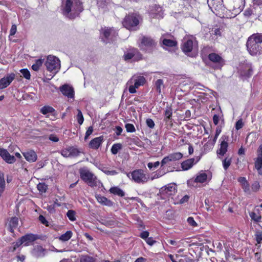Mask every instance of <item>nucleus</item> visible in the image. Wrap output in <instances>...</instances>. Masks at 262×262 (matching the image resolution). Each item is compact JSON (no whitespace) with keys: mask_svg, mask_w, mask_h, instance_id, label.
Segmentation results:
<instances>
[{"mask_svg":"<svg viewBox=\"0 0 262 262\" xmlns=\"http://www.w3.org/2000/svg\"><path fill=\"white\" fill-rule=\"evenodd\" d=\"M141 20V16L137 13L126 15L122 21L123 27L129 30H136Z\"/></svg>","mask_w":262,"mask_h":262,"instance_id":"nucleus-4","label":"nucleus"},{"mask_svg":"<svg viewBox=\"0 0 262 262\" xmlns=\"http://www.w3.org/2000/svg\"><path fill=\"white\" fill-rule=\"evenodd\" d=\"M255 167L257 170H260L262 167V144L259 145L257 150V157L255 161Z\"/></svg>","mask_w":262,"mask_h":262,"instance_id":"nucleus-23","label":"nucleus"},{"mask_svg":"<svg viewBox=\"0 0 262 262\" xmlns=\"http://www.w3.org/2000/svg\"><path fill=\"white\" fill-rule=\"evenodd\" d=\"M189 196L188 195H185L180 200V203L183 204L184 203L187 202L189 200Z\"/></svg>","mask_w":262,"mask_h":262,"instance_id":"nucleus-64","label":"nucleus"},{"mask_svg":"<svg viewBox=\"0 0 262 262\" xmlns=\"http://www.w3.org/2000/svg\"><path fill=\"white\" fill-rule=\"evenodd\" d=\"M49 139L54 142H57L59 141L58 137L54 134L50 135L49 137Z\"/></svg>","mask_w":262,"mask_h":262,"instance_id":"nucleus-59","label":"nucleus"},{"mask_svg":"<svg viewBox=\"0 0 262 262\" xmlns=\"http://www.w3.org/2000/svg\"><path fill=\"white\" fill-rule=\"evenodd\" d=\"M211 32V34L214 35L216 37V38H217L218 37L221 36V29L219 28L212 30Z\"/></svg>","mask_w":262,"mask_h":262,"instance_id":"nucleus-55","label":"nucleus"},{"mask_svg":"<svg viewBox=\"0 0 262 262\" xmlns=\"http://www.w3.org/2000/svg\"><path fill=\"white\" fill-rule=\"evenodd\" d=\"M260 188V185L258 182L255 181L252 183L251 187V191L252 192H257Z\"/></svg>","mask_w":262,"mask_h":262,"instance_id":"nucleus-49","label":"nucleus"},{"mask_svg":"<svg viewBox=\"0 0 262 262\" xmlns=\"http://www.w3.org/2000/svg\"><path fill=\"white\" fill-rule=\"evenodd\" d=\"M20 72L22 74V76L26 79L29 80L30 79V73L27 69H21L20 70Z\"/></svg>","mask_w":262,"mask_h":262,"instance_id":"nucleus-48","label":"nucleus"},{"mask_svg":"<svg viewBox=\"0 0 262 262\" xmlns=\"http://www.w3.org/2000/svg\"><path fill=\"white\" fill-rule=\"evenodd\" d=\"M61 93L69 98H73L74 96V91L72 87L68 84H64L59 88Z\"/></svg>","mask_w":262,"mask_h":262,"instance_id":"nucleus-18","label":"nucleus"},{"mask_svg":"<svg viewBox=\"0 0 262 262\" xmlns=\"http://www.w3.org/2000/svg\"><path fill=\"white\" fill-rule=\"evenodd\" d=\"M16 30H17L16 26L15 25H13L11 26V28L10 31V35H12V36L14 35L16 33Z\"/></svg>","mask_w":262,"mask_h":262,"instance_id":"nucleus-62","label":"nucleus"},{"mask_svg":"<svg viewBox=\"0 0 262 262\" xmlns=\"http://www.w3.org/2000/svg\"><path fill=\"white\" fill-rule=\"evenodd\" d=\"M145 78L143 76L134 75L126 83V85L129 86V92L131 94L136 93V89L143 85L145 83Z\"/></svg>","mask_w":262,"mask_h":262,"instance_id":"nucleus-6","label":"nucleus"},{"mask_svg":"<svg viewBox=\"0 0 262 262\" xmlns=\"http://www.w3.org/2000/svg\"><path fill=\"white\" fill-rule=\"evenodd\" d=\"M122 147L121 144L120 143L114 144L111 148V152L113 154L116 155Z\"/></svg>","mask_w":262,"mask_h":262,"instance_id":"nucleus-43","label":"nucleus"},{"mask_svg":"<svg viewBox=\"0 0 262 262\" xmlns=\"http://www.w3.org/2000/svg\"><path fill=\"white\" fill-rule=\"evenodd\" d=\"M160 164V162L159 161H157L154 163L149 162L147 164V167L149 169H152L153 167L157 168Z\"/></svg>","mask_w":262,"mask_h":262,"instance_id":"nucleus-57","label":"nucleus"},{"mask_svg":"<svg viewBox=\"0 0 262 262\" xmlns=\"http://www.w3.org/2000/svg\"><path fill=\"white\" fill-rule=\"evenodd\" d=\"M208 58L210 61L215 63H218L222 65L225 64L224 59L217 54L214 53L209 54Z\"/></svg>","mask_w":262,"mask_h":262,"instance_id":"nucleus-25","label":"nucleus"},{"mask_svg":"<svg viewBox=\"0 0 262 262\" xmlns=\"http://www.w3.org/2000/svg\"><path fill=\"white\" fill-rule=\"evenodd\" d=\"M55 111V109L50 106H44L40 109V112L43 114L46 115L48 113H52Z\"/></svg>","mask_w":262,"mask_h":262,"instance_id":"nucleus-39","label":"nucleus"},{"mask_svg":"<svg viewBox=\"0 0 262 262\" xmlns=\"http://www.w3.org/2000/svg\"><path fill=\"white\" fill-rule=\"evenodd\" d=\"M207 178V175L205 172H202L198 174L196 177L194 181L196 183H204L205 182Z\"/></svg>","mask_w":262,"mask_h":262,"instance_id":"nucleus-35","label":"nucleus"},{"mask_svg":"<svg viewBox=\"0 0 262 262\" xmlns=\"http://www.w3.org/2000/svg\"><path fill=\"white\" fill-rule=\"evenodd\" d=\"M127 176L132 181L138 184H144L149 180V176L142 169H136L127 173Z\"/></svg>","mask_w":262,"mask_h":262,"instance_id":"nucleus-5","label":"nucleus"},{"mask_svg":"<svg viewBox=\"0 0 262 262\" xmlns=\"http://www.w3.org/2000/svg\"><path fill=\"white\" fill-rule=\"evenodd\" d=\"M231 163V158L227 157L222 160V164L224 169L226 170Z\"/></svg>","mask_w":262,"mask_h":262,"instance_id":"nucleus-42","label":"nucleus"},{"mask_svg":"<svg viewBox=\"0 0 262 262\" xmlns=\"http://www.w3.org/2000/svg\"><path fill=\"white\" fill-rule=\"evenodd\" d=\"M45 60V58H40L36 60V62L35 64H33L32 66H42V64L44 63Z\"/></svg>","mask_w":262,"mask_h":262,"instance_id":"nucleus-60","label":"nucleus"},{"mask_svg":"<svg viewBox=\"0 0 262 262\" xmlns=\"http://www.w3.org/2000/svg\"><path fill=\"white\" fill-rule=\"evenodd\" d=\"M93 132V127L90 126L85 133L84 139L86 140L89 138V137L92 134Z\"/></svg>","mask_w":262,"mask_h":262,"instance_id":"nucleus-58","label":"nucleus"},{"mask_svg":"<svg viewBox=\"0 0 262 262\" xmlns=\"http://www.w3.org/2000/svg\"><path fill=\"white\" fill-rule=\"evenodd\" d=\"M15 78V74L13 73L7 75L0 79V90L9 86Z\"/></svg>","mask_w":262,"mask_h":262,"instance_id":"nucleus-15","label":"nucleus"},{"mask_svg":"<svg viewBox=\"0 0 262 262\" xmlns=\"http://www.w3.org/2000/svg\"><path fill=\"white\" fill-rule=\"evenodd\" d=\"M0 156L2 159L7 163L12 164L15 162V158L11 155L9 152L5 149H0Z\"/></svg>","mask_w":262,"mask_h":262,"instance_id":"nucleus-16","label":"nucleus"},{"mask_svg":"<svg viewBox=\"0 0 262 262\" xmlns=\"http://www.w3.org/2000/svg\"><path fill=\"white\" fill-rule=\"evenodd\" d=\"M79 173L80 178L89 186L96 187L100 183L97 177L86 167L80 168Z\"/></svg>","mask_w":262,"mask_h":262,"instance_id":"nucleus-3","label":"nucleus"},{"mask_svg":"<svg viewBox=\"0 0 262 262\" xmlns=\"http://www.w3.org/2000/svg\"><path fill=\"white\" fill-rule=\"evenodd\" d=\"M60 68V67H46V71H45V73L47 76L49 75L51 77L49 79H51L55 75Z\"/></svg>","mask_w":262,"mask_h":262,"instance_id":"nucleus-30","label":"nucleus"},{"mask_svg":"<svg viewBox=\"0 0 262 262\" xmlns=\"http://www.w3.org/2000/svg\"><path fill=\"white\" fill-rule=\"evenodd\" d=\"M45 66H60V60L57 57L49 55L47 57Z\"/></svg>","mask_w":262,"mask_h":262,"instance_id":"nucleus-22","label":"nucleus"},{"mask_svg":"<svg viewBox=\"0 0 262 262\" xmlns=\"http://www.w3.org/2000/svg\"><path fill=\"white\" fill-rule=\"evenodd\" d=\"M80 262H96V259L89 255H81L79 258Z\"/></svg>","mask_w":262,"mask_h":262,"instance_id":"nucleus-36","label":"nucleus"},{"mask_svg":"<svg viewBox=\"0 0 262 262\" xmlns=\"http://www.w3.org/2000/svg\"><path fill=\"white\" fill-rule=\"evenodd\" d=\"M101 33L105 38L106 39L104 40V41L106 42L114 40V38L118 35L117 30L113 28H103L101 29Z\"/></svg>","mask_w":262,"mask_h":262,"instance_id":"nucleus-9","label":"nucleus"},{"mask_svg":"<svg viewBox=\"0 0 262 262\" xmlns=\"http://www.w3.org/2000/svg\"><path fill=\"white\" fill-rule=\"evenodd\" d=\"M37 189L41 193L46 192L48 186L44 183H39L37 186Z\"/></svg>","mask_w":262,"mask_h":262,"instance_id":"nucleus-44","label":"nucleus"},{"mask_svg":"<svg viewBox=\"0 0 262 262\" xmlns=\"http://www.w3.org/2000/svg\"><path fill=\"white\" fill-rule=\"evenodd\" d=\"M75 214V211L73 210H70L67 213L68 217L71 221H75L76 220Z\"/></svg>","mask_w":262,"mask_h":262,"instance_id":"nucleus-47","label":"nucleus"},{"mask_svg":"<svg viewBox=\"0 0 262 262\" xmlns=\"http://www.w3.org/2000/svg\"><path fill=\"white\" fill-rule=\"evenodd\" d=\"M60 10L66 17L73 19L79 16L83 8L80 0H61Z\"/></svg>","mask_w":262,"mask_h":262,"instance_id":"nucleus-1","label":"nucleus"},{"mask_svg":"<svg viewBox=\"0 0 262 262\" xmlns=\"http://www.w3.org/2000/svg\"><path fill=\"white\" fill-rule=\"evenodd\" d=\"M164 115V121L166 122H168L171 119L172 115V108L169 106H167L165 109Z\"/></svg>","mask_w":262,"mask_h":262,"instance_id":"nucleus-34","label":"nucleus"},{"mask_svg":"<svg viewBox=\"0 0 262 262\" xmlns=\"http://www.w3.org/2000/svg\"><path fill=\"white\" fill-rule=\"evenodd\" d=\"M72 234H73V233H72V231H71L70 230L67 231L65 233L62 234L60 236L59 239L63 242L68 241V240H69L71 238V237L72 236Z\"/></svg>","mask_w":262,"mask_h":262,"instance_id":"nucleus-38","label":"nucleus"},{"mask_svg":"<svg viewBox=\"0 0 262 262\" xmlns=\"http://www.w3.org/2000/svg\"><path fill=\"white\" fill-rule=\"evenodd\" d=\"M97 5L100 11L103 13L109 10L113 4L106 0H99L97 2Z\"/></svg>","mask_w":262,"mask_h":262,"instance_id":"nucleus-20","label":"nucleus"},{"mask_svg":"<svg viewBox=\"0 0 262 262\" xmlns=\"http://www.w3.org/2000/svg\"><path fill=\"white\" fill-rule=\"evenodd\" d=\"M242 188L243 189L244 192H246L247 194H250L251 193V191L248 182H247L245 183H244L242 185Z\"/></svg>","mask_w":262,"mask_h":262,"instance_id":"nucleus-50","label":"nucleus"},{"mask_svg":"<svg viewBox=\"0 0 262 262\" xmlns=\"http://www.w3.org/2000/svg\"><path fill=\"white\" fill-rule=\"evenodd\" d=\"M45 250L41 246H37L34 248L33 253L37 256H42L44 255Z\"/></svg>","mask_w":262,"mask_h":262,"instance_id":"nucleus-40","label":"nucleus"},{"mask_svg":"<svg viewBox=\"0 0 262 262\" xmlns=\"http://www.w3.org/2000/svg\"><path fill=\"white\" fill-rule=\"evenodd\" d=\"M146 123L148 127L150 128H153L155 125L154 121L150 118H148L146 120Z\"/></svg>","mask_w":262,"mask_h":262,"instance_id":"nucleus-56","label":"nucleus"},{"mask_svg":"<svg viewBox=\"0 0 262 262\" xmlns=\"http://www.w3.org/2000/svg\"><path fill=\"white\" fill-rule=\"evenodd\" d=\"M110 192L119 196H123L125 195L123 191L118 187H113L111 188Z\"/></svg>","mask_w":262,"mask_h":262,"instance_id":"nucleus-37","label":"nucleus"},{"mask_svg":"<svg viewBox=\"0 0 262 262\" xmlns=\"http://www.w3.org/2000/svg\"><path fill=\"white\" fill-rule=\"evenodd\" d=\"M251 219L256 222H260L261 219L260 210L258 208H255L253 211L249 213Z\"/></svg>","mask_w":262,"mask_h":262,"instance_id":"nucleus-29","label":"nucleus"},{"mask_svg":"<svg viewBox=\"0 0 262 262\" xmlns=\"http://www.w3.org/2000/svg\"><path fill=\"white\" fill-rule=\"evenodd\" d=\"M149 14L151 17L161 18L163 17L162 8L157 5H153L150 7L148 10Z\"/></svg>","mask_w":262,"mask_h":262,"instance_id":"nucleus-10","label":"nucleus"},{"mask_svg":"<svg viewBox=\"0 0 262 262\" xmlns=\"http://www.w3.org/2000/svg\"><path fill=\"white\" fill-rule=\"evenodd\" d=\"M255 239L257 244H259L262 241V232H257L255 234Z\"/></svg>","mask_w":262,"mask_h":262,"instance_id":"nucleus-54","label":"nucleus"},{"mask_svg":"<svg viewBox=\"0 0 262 262\" xmlns=\"http://www.w3.org/2000/svg\"><path fill=\"white\" fill-rule=\"evenodd\" d=\"M156 91L160 94L161 93L162 88L164 87L163 82L162 79H158L155 82Z\"/></svg>","mask_w":262,"mask_h":262,"instance_id":"nucleus-41","label":"nucleus"},{"mask_svg":"<svg viewBox=\"0 0 262 262\" xmlns=\"http://www.w3.org/2000/svg\"><path fill=\"white\" fill-rule=\"evenodd\" d=\"M228 138L225 137L223 139L220 144V148L217 150V154L219 156H223L227 151V148L228 147Z\"/></svg>","mask_w":262,"mask_h":262,"instance_id":"nucleus-24","label":"nucleus"},{"mask_svg":"<svg viewBox=\"0 0 262 262\" xmlns=\"http://www.w3.org/2000/svg\"><path fill=\"white\" fill-rule=\"evenodd\" d=\"M99 169L107 175L114 176L118 174V172L116 170H109L105 167L99 168Z\"/></svg>","mask_w":262,"mask_h":262,"instance_id":"nucleus-46","label":"nucleus"},{"mask_svg":"<svg viewBox=\"0 0 262 262\" xmlns=\"http://www.w3.org/2000/svg\"><path fill=\"white\" fill-rule=\"evenodd\" d=\"M181 49L186 54L191 52H195L198 50L197 41L191 38H185L181 45Z\"/></svg>","mask_w":262,"mask_h":262,"instance_id":"nucleus-7","label":"nucleus"},{"mask_svg":"<svg viewBox=\"0 0 262 262\" xmlns=\"http://www.w3.org/2000/svg\"><path fill=\"white\" fill-rule=\"evenodd\" d=\"M161 39H162L163 45L165 47H174L177 45L176 40L169 34L163 35Z\"/></svg>","mask_w":262,"mask_h":262,"instance_id":"nucleus-14","label":"nucleus"},{"mask_svg":"<svg viewBox=\"0 0 262 262\" xmlns=\"http://www.w3.org/2000/svg\"><path fill=\"white\" fill-rule=\"evenodd\" d=\"M243 126V123L242 120H238L235 125V128L237 130L242 128Z\"/></svg>","mask_w":262,"mask_h":262,"instance_id":"nucleus-61","label":"nucleus"},{"mask_svg":"<svg viewBox=\"0 0 262 262\" xmlns=\"http://www.w3.org/2000/svg\"><path fill=\"white\" fill-rule=\"evenodd\" d=\"M125 128L126 131L129 133H134L136 131L135 126L133 124L130 123H127L125 124Z\"/></svg>","mask_w":262,"mask_h":262,"instance_id":"nucleus-51","label":"nucleus"},{"mask_svg":"<svg viewBox=\"0 0 262 262\" xmlns=\"http://www.w3.org/2000/svg\"><path fill=\"white\" fill-rule=\"evenodd\" d=\"M61 155L66 158H73L79 156L80 151L74 147H68L61 150Z\"/></svg>","mask_w":262,"mask_h":262,"instance_id":"nucleus-12","label":"nucleus"},{"mask_svg":"<svg viewBox=\"0 0 262 262\" xmlns=\"http://www.w3.org/2000/svg\"><path fill=\"white\" fill-rule=\"evenodd\" d=\"M240 75L244 78L250 77L252 74L253 70L249 67H240L238 69Z\"/></svg>","mask_w":262,"mask_h":262,"instance_id":"nucleus-27","label":"nucleus"},{"mask_svg":"<svg viewBox=\"0 0 262 262\" xmlns=\"http://www.w3.org/2000/svg\"><path fill=\"white\" fill-rule=\"evenodd\" d=\"M77 119L78 123L81 125L84 121V118L82 112L80 110H78V114L77 115Z\"/></svg>","mask_w":262,"mask_h":262,"instance_id":"nucleus-52","label":"nucleus"},{"mask_svg":"<svg viewBox=\"0 0 262 262\" xmlns=\"http://www.w3.org/2000/svg\"><path fill=\"white\" fill-rule=\"evenodd\" d=\"M187 222L188 223V224L192 226V227H195L198 226V224L197 223H196V222L194 220L193 218L192 217H188L187 220Z\"/></svg>","mask_w":262,"mask_h":262,"instance_id":"nucleus-53","label":"nucleus"},{"mask_svg":"<svg viewBox=\"0 0 262 262\" xmlns=\"http://www.w3.org/2000/svg\"><path fill=\"white\" fill-rule=\"evenodd\" d=\"M183 157V154L180 152L168 155L164 157L161 161V165L163 166L169 162H174L180 160Z\"/></svg>","mask_w":262,"mask_h":262,"instance_id":"nucleus-13","label":"nucleus"},{"mask_svg":"<svg viewBox=\"0 0 262 262\" xmlns=\"http://www.w3.org/2000/svg\"><path fill=\"white\" fill-rule=\"evenodd\" d=\"M36 239V235L33 234H27L20 238L19 244H24L25 246H27Z\"/></svg>","mask_w":262,"mask_h":262,"instance_id":"nucleus-19","label":"nucleus"},{"mask_svg":"<svg viewBox=\"0 0 262 262\" xmlns=\"http://www.w3.org/2000/svg\"><path fill=\"white\" fill-rule=\"evenodd\" d=\"M148 236L149 232L147 231H143L140 234V237L144 239H147V238H148Z\"/></svg>","mask_w":262,"mask_h":262,"instance_id":"nucleus-63","label":"nucleus"},{"mask_svg":"<svg viewBox=\"0 0 262 262\" xmlns=\"http://www.w3.org/2000/svg\"><path fill=\"white\" fill-rule=\"evenodd\" d=\"M200 160V157L196 158V161L194 158H190L183 161L181 163V167L183 170H188L196 164Z\"/></svg>","mask_w":262,"mask_h":262,"instance_id":"nucleus-17","label":"nucleus"},{"mask_svg":"<svg viewBox=\"0 0 262 262\" xmlns=\"http://www.w3.org/2000/svg\"><path fill=\"white\" fill-rule=\"evenodd\" d=\"M25 159L29 162H34L37 159V156L35 152L32 150H27L23 152Z\"/></svg>","mask_w":262,"mask_h":262,"instance_id":"nucleus-21","label":"nucleus"},{"mask_svg":"<svg viewBox=\"0 0 262 262\" xmlns=\"http://www.w3.org/2000/svg\"><path fill=\"white\" fill-rule=\"evenodd\" d=\"M18 224V219L16 217H12L8 224L9 230L10 232H13L14 229L16 228Z\"/></svg>","mask_w":262,"mask_h":262,"instance_id":"nucleus-32","label":"nucleus"},{"mask_svg":"<svg viewBox=\"0 0 262 262\" xmlns=\"http://www.w3.org/2000/svg\"><path fill=\"white\" fill-rule=\"evenodd\" d=\"M5 187V182L3 175L0 173V196L4 190Z\"/></svg>","mask_w":262,"mask_h":262,"instance_id":"nucleus-45","label":"nucleus"},{"mask_svg":"<svg viewBox=\"0 0 262 262\" xmlns=\"http://www.w3.org/2000/svg\"><path fill=\"white\" fill-rule=\"evenodd\" d=\"M233 6L232 10L235 13L241 12L244 8V2L243 0H233Z\"/></svg>","mask_w":262,"mask_h":262,"instance_id":"nucleus-28","label":"nucleus"},{"mask_svg":"<svg viewBox=\"0 0 262 262\" xmlns=\"http://www.w3.org/2000/svg\"><path fill=\"white\" fill-rule=\"evenodd\" d=\"M124 58L125 60L130 59L133 61H138L142 59V55L137 49H133L124 54Z\"/></svg>","mask_w":262,"mask_h":262,"instance_id":"nucleus-11","label":"nucleus"},{"mask_svg":"<svg viewBox=\"0 0 262 262\" xmlns=\"http://www.w3.org/2000/svg\"><path fill=\"white\" fill-rule=\"evenodd\" d=\"M165 191L167 195H172L177 191V185L173 183L169 184L165 187Z\"/></svg>","mask_w":262,"mask_h":262,"instance_id":"nucleus-33","label":"nucleus"},{"mask_svg":"<svg viewBox=\"0 0 262 262\" xmlns=\"http://www.w3.org/2000/svg\"><path fill=\"white\" fill-rule=\"evenodd\" d=\"M156 45V42L152 38L144 36L141 39L139 47L142 50L149 52L155 48Z\"/></svg>","mask_w":262,"mask_h":262,"instance_id":"nucleus-8","label":"nucleus"},{"mask_svg":"<svg viewBox=\"0 0 262 262\" xmlns=\"http://www.w3.org/2000/svg\"><path fill=\"white\" fill-rule=\"evenodd\" d=\"M96 198L97 201L103 205L112 206L113 205V203L111 201L108 200L106 197L101 195H97Z\"/></svg>","mask_w":262,"mask_h":262,"instance_id":"nucleus-31","label":"nucleus"},{"mask_svg":"<svg viewBox=\"0 0 262 262\" xmlns=\"http://www.w3.org/2000/svg\"><path fill=\"white\" fill-rule=\"evenodd\" d=\"M103 141V136L95 138L90 141L89 143V146L92 149H97L100 147Z\"/></svg>","mask_w":262,"mask_h":262,"instance_id":"nucleus-26","label":"nucleus"},{"mask_svg":"<svg viewBox=\"0 0 262 262\" xmlns=\"http://www.w3.org/2000/svg\"><path fill=\"white\" fill-rule=\"evenodd\" d=\"M248 53L252 56H257L262 54V34L254 33L250 35L246 42Z\"/></svg>","mask_w":262,"mask_h":262,"instance_id":"nucleus-2","label":"nucleus"}]
</instances>
